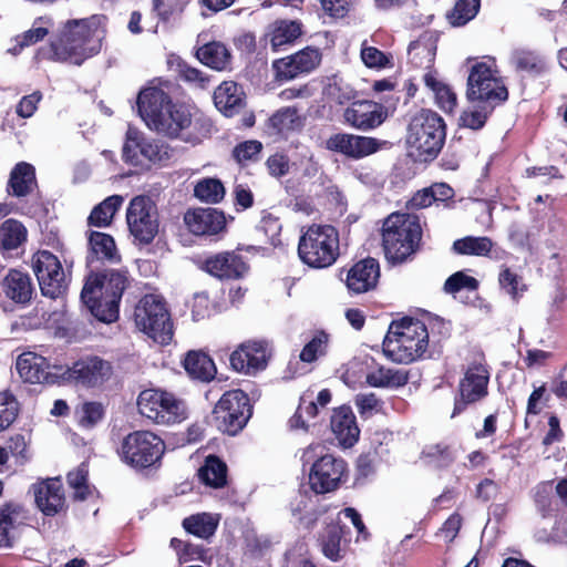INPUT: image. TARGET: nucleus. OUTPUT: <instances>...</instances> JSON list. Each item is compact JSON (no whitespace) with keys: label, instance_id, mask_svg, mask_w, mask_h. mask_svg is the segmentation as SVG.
Instances as JSON below:
<instances>
[{"label":"nucleus","instance_id":"obj_1","mask_svg":"<svg viewBox=\"0 0 567 567\" xmlns=\"http://www.w3.org/2000/svg\"><path fill=\"white\" fill-rule=\"evenodd\" d=\"M93 19L69 20L60 35L38 52L40 59L81 65L100 49V37Z\"/></svg>","mask_w":567,"mask_h":567},{"label":"nucleus","instance_id":"obj_2","mask_svg":"<svg viewBox=\"0 0 567 567\" xmlns=\"http://www.w3.org/2000/svg\"><path fill=\"white\" fill-rule=\"evenodd\" d=\"M427 343L425 324L420 320L404 318L390 324L383 340V352L392 361L408 364L424 354Z\"/></svg>","mask_w":567,"mask_h":567},{"label":"nucleus","instance_id":"obj_3","mask_svg":"<svg viewBox=\"0 0 567 567\" xmlns=\"http://www.w3.org/2000/svg\"><path fill=\"white\" fill-rule=\"evenodd\" d=\"M445 135L443 118L431 110H421L410 121L406 144L417 159H433L442 150Z\"/></svg>","mask_w":567,"mask_h":567},{"label":"nucleus","instance_id":"obj_4","mask_svg":"<svg viewBox=\"0 0 567 567\" xmlns=\"http://www.w3.org/2000/svg\"><path fill=\"white\" fill-rule=\"evenodd\" d=\"M422 230L415 216L408 214H391L383 223L382 245L389 261L402 262L421 240Z\"/></svg>","mask_w":567,"mask_h":567},{"label":"nucleus","instance_id":"obj_5","mask_svg":"<svg viewBox=\"0 0 567 567\" xmlns=\"http://www.w3.org/2000/svg\"><path fill=\"white\" fill-rule=\"evenodd\" d=\"M298 255L308 266L326 268L339 256V235L330 225H312L300 237Z\"/></svg>","mask_w":567,"mask_h":567},{"label":"nucleus","instance_id":"obj_6","mask_svg":"<svg viewBox=\"0 0 567 567\" xmlns=\"http://www.w3.org/2000/svg\"><path fill=\"white\" fill-rule=\"evenodd\" d=\"M137 409L142 416L159 425L182 423L188 416L186 403L161 389L143 390L137 398Z\"/></svg>","mask_w":567,"mask_h":567},{"label":"nucleus","instance_id":"obj_7","mask_svg":"<svg viewBox=\"0 0 567 567\" xmlns=\"http://www.w3.org/2000/svg\"><path fill=\"white\" fill-rule=\"evenodd\" d=\"M134 321L140 331L155 342L167 344L173 338V323L164 299L155 293L145 295L136 305Z\"/></svg>","mask_w":567,"mask_h":567},{"label":"nucleus","instance_id":"obj_8","mask_svg":"<svg viewBox=\"0 0 567 567\" xmlns=\"http://www.w3.org/2000/svg\"><path fill=\"white\" fill-rule=\"evenodd\" d=\"M435 47L432 42L415 41L409 47L410 61L417 68L427 70L423 74V81L434 96L437 106L445 113H451L456 106V94L442 82L436 71L431 68L435 59Z\"/></svg>","mask_w":567,"mask_h":567},{"label":"nucleus","instance_id":"obj_9","mask_svg":"<svg viewBox=\"0 0 567 567\" xmlns=\"http://www.w3.org/2000/svg\"><path fill=\"white\" fill-rule=\"evenodd\" d=\"M466 95L471 101L477 100L489 104H498L507 100L508 92L497 75L494 59L476 61L472 65L467 78Z\"/></svg>","mask_w":567,"mask_h":567},{"label":"nucleus","instance_id":"obj_10","mask_svg":"<svg viewBox=\"0 0 567 567\" xmlns=\"http://www.w3.org/2000/svg\"><path fill=\"white\" fill-rule=\"evenodd\" d=\"M164 441L151 431H135L121 444V460L128 466L143 470L161 461L165 452Z\"/></svg>","mask_w":567,"mask_h":567},{"label":"nucleus","instance_id":"obj_11","mask_svg":"<svg viewBox=\"0 0 567 567\" xmlns=\"http://www.w3.org/2000/svg\"><path fill=\"white\" fill-rule=\"evenodd\" d=\"M489 371L482 355L475 358L464 369L458 382L452 417L463 413L467 406L482 401L488 394Z\"/></svg>","mask_w":567,"mask_h":567},{"label":"nucleus","instance_id":"obj_12","mask_svg":"<svg viewBox=\"0 0 567 567\" xmlns=\"http://www.w3.org/2000/svg\"><path fill=\"white\" fill-rule=\"evenodd\" d=\"M137 111L145 124L159 134L173 136L176 124H168L167 115L174 103L169 95L158 87H146L137 96Z\"/></svg>","mask_w":567,"mask_h":567},{"label":"nucleus","instance_id":"obj_13","mask_svg":"<svg viewBox=\"0 0 567 567\" xmlns=\"http://www.w3.org/2000/svg\"><path fill=\"white\" fill-rule=\"evenodd\" d=\"M251 416L249 398L241 390H233L223 394L213 411L216 427L229 435H236Z\"/></svg>","mask_w":567,"mask_h":567},{"label":"nucleus","instance_id":"obj_14","mask_svg":"<svg viewBox=\"0 0 567 567\" xmlns=\"http://www.w3.org/2000/svg\"><path fill=\"white\" fill-rule=\"evenodd\" d=\"M123 159L130 165L147 168L168 161L169 150L164 143L146 138L138 130L128 127L123 145Z\"/></svg>","mask_w":567,"mask_h":567},{"label":"nucleus","instance_id":"obj_15","mask_svg":"<svg viewBox=\"0 0 567 567\" xmlns=\"http://www.w3.org/2000/svg\"><path fill=\"white\" fill-rule=\"evenodd\" d=\"M32 267L43 296L51 299L64 296L69 281L55 255L48 250L38 251L33 256Z\"/></svg>","mask_w":567,"mask_h":567},{"label":"nucleus","instance_id":"obj_16","mask_svg":"<svg viewBox=\"0 0 567 567\" xmlns=\"http://www.w3.org/2000/svg\"><path fill=\"white\" fill-rule=\"evenodd\" d=\"M126 221L131 235L142 244H150L158 233L156 205L147 196L134 197L126 210Z\"/></svg>","mask_w":567,"mask_h":567},{"label":"nucleus","instance_id":"obj_17","mask_svg":"<svg viewBox=\"0 0 567 567\" xmlns=\"http://www.w3.org/2000/svg\"><path fill=\"white\" fill-rule=\"evenodd\" d=\"M346 473V462L331 454L313 462L309 473V484L316 494H326L338 488Z\"/></svg>","mask_w":567,"mask_h":567},{"label":"nucleus","instance_id":"obj_18","mask_svg":"<svg viewBox=\"0 0 567 567\" xmlns=\"http://www.w3.org/2000/svg\"><path fill=\"white\" fill-rule=\"evenodd\" d=\"M61 375L82 385L96 386L111 378L112 367L99 357H86L75 361L72 367L63 368Z\"/></svg>","mask_w":567,"mask_h":567},{"label":"nucleus","instance_id":"obj_19","mask_svg":"<svg viewBox=\"0 0 567 567\" xmlns=\"http://www.w3.org/2000/svg\"><path fill=\"white\" fill-rule=\"evenodd\" d=\"M321 61L319 50L306 48L295 54L275 60L272 69L278 81H290L313 71Z\"/></svg>","mask_w":567,"mask_h":567},{"label":"nucleus","instance_id":"obj_20","mask_svg":"<svg viewBox=\"0 0 567 567\" xmlns=\"http://www.w3.org/2000/svg\"><path fill=\"white\" fill-rule=\"evenodd\" d=\"M270 352L264 341H248L240 344L230 355L234 370L245 374H255L267 367Z\"/></svg>","mask_w":567,"mask_h":567},{"label":"nucleus","instance_id":"obj_21","mask_svg":"<svg viewBox=\"0 0 567 567\" xmlns=\"http://www.w3.org/2000/svg\"><path fill=\"white\" fill-rule=\"evenodd\" d=\"M96 276H89L81 292V299L92 316L102 322H113L118 317V301L97 293Z\"/></svg>","mask_w":567,"mask_h":567},{"label":"nucleus","instance_id":"obj_22","mask_svg":"<svg viewBox=\"0 0 567 567\" xmlns=\"http://www.w3.org/2000/svg\"><path fill=\"white\" fill-rule=\"evenodd\" d=\"M326 144L330 151L351 158H362L375 153L382 143L373 137L338 133L330 136Z\"/></svg>","mask_w":567,"mask_h":567},{"label":"nucleus","instance_id":"obj_23","mask_svg":"<svg viewBox=\"0 0 567 567\" xmlns=\"http://www.w3.org/2000/svg\"><path fill=\"white\" fill-rule=\"evenodd\" d=\"M56 371L51 372L48 360L34 352H24L17 359V371L19 375L29 383L51 382L53 378L61 375L63 367L53 365Z\"/></svg>","mask_w":567,"mask_h":567},{"label":"nucleus","instance_id":"obj_24","mask_svg":"<svg viewBox=\"0 0 567 567\" xmlns=\"http://www.w3.org/2000/svg\"><path fill=\"white\" fill-rule=\"evenodd\" d=\"M27 518L25 511L19 504L8 503L0 507V548L13 546Z\"/></svg>","mask_w":567,"mask_h":567},{"label":"nucleus","instance_id":"obj_25","mask_svg":"<svg viewBox=\"0 0 567 567\" xmlns=\"http://www.w3.org/2000/svg\"><path fill=\"white\" fill-rule=\"evenodd\" d=\"M205 270L219 279H238L248 271V266L240 255L223 251L206 259Z\"/></svg>","mask_w":567,"mask_h":567},{"label":"nucleus","instance_id":"obj_26","mask_svg":"<svg viewBox=\"0 0 567 567\" xmlns=\"http://www.w3.org/2000/svg\"><path fill=\"white\" fill-rule=\"evenodd\" d=\"M184 220L189 231L198 236L218 234L226 226L224 213L216 208H197L187 212Z\"/></svg>","mask_w":567,"mask_h":567},{"label":"nucleus","instance_id":"obj_27","mask_svg":"<svg viewBox=\"0 0 567 567\" xmlns=\"http://www.w3.org/2000/svg\"><path fill=\"white\" fill-rule=\"evenodd\" d=\"M380 277L379 262L373 258L363 259L347 272L346 284L354 293H363L377 286Z\"/></svg>","mask_w":567,"mask_h":567},{"label":"nucleus","instance_id":"obj_28","mask_svg":"<svg viewBox=\"0 0 567 567\" xmlns=\"http://www.w3.org/2000/svg\"><path fill=\"white\" fill-rule=\"evenodd\" d=\"M34 499L38 508L47 516H53L64 505V494L59 480H48L33 485Z\"/></svg>","mask_w":567,"mask_h":567},{"label":"nucleus","instance_id":"obj_29","mask_svg":"<svg viewBox=\"0 0 567 567\" xmlns=\"http://www.w3.org/2000/svg\"><path fill=\"white\" fill-rule=\"evenodd\" d=\"M214 103L225 116L231 117L246 106V94L236 82L225 81L216 87Z\"/></svg>","mask_w":567,"mask_h":567},{"label":"nucleus","instance_id":"obj_30","mask_svg":"<svg viewBox=\"0 0 567 567\" xmlns=\"http://www.w3.org/2000/svg\"><path fill=\"white\" fill-rule=\"evenodd\" d=\"M346 122L361 131H369L383 122L382 112L368 101L354 102L344 111Z\"/></svg>","mask_w":567,"mask_h":567},{"label":"nucleus","instance_id":"obj_31","mask_svg":"<svg viewBox=\"0 0 567 567\" xmlns=\"http://www.w3.org/2000/svg\"><path fill=\"white\" fill-rule=\"evenodd\" d=\"M331 430L344 447L352 446L359 439L360 430L349 408L342 406L331 416Z\"/></svg>","mask_w":567,"mask_h":567},{"label":"nucleus","instance_id":"obj_32","mask_svg":"<svg viewBox=\"0 0 567 567\" xmlns=\"http://www.w3.org/2000/svg\"><path fill=\"white\" fill-rule=\"evenodd\" d=\"M6 296L21 305L29 303L33 295V285L28 274L10 270L3 280Z\"/></svg>","mask_w":567,"mask_h":567},{"label":"nucleus","instance_id":"obj_33","mask_svg":"<svg viewBox=\"0 0 567 567\" xmlns=\"http://www.w3.org/2000/svg\"><path fill=\"white\" fill-rule=\"evenodd\" d=\"M302 33L301 23L291 20L274 22L267 32L271 49L276 52L284 50L286 45L293 43Z\"/></svg>","mask_w":567,"mask_h":567},{"label":"nucleus","instance_id":"obj_34","mask_svg":"<svg viewBox=\"0 0 567 567\" xmlns=\"http://www.w3.org/2000/svg\"><path fill=\"white\" fill-rule=\"evenodd\" d=\"M196 55L203 64L217 71H225L231 64L229 49L218 41H212L202 45L197 49Z\"/></svg>","mask_w":567,"mask_h":567},{"label":"nucleus","instance_id":"obj_35","mask_svg":"<svg viewBox=\"0 0 567 567\" xmlns=\"http://www.w3.org/2000/svg\"><path fill=\"white\" fill-rule=\"evenodd\" d=\"M37 186L34 167L25 162L18 163L11 171L8 187L9 193L17 197L30 194Z\"/></svg>","mask_w":567,"mask_h":567},{"label":"nucleus","instance_id":"obj_36","mask_svg":"<svg viewBox=\"0 0 567 567\" xmlns=\"http://www.w3.org/2000/svg\"><path fill=\"white\" fill-rule=\"evenodd\" d=\"M183 365L189 377L205 382L210 381L216 373L213 360L202 351H188Z\"/></svg>","mask_w":567,"mask_h":567},{"label":"nucleus","instance_id":"obj_37","mask_svg":"<svg viewBox=\"0 0 567 567\" xmlns=\"http://www.w3.org/2000/svg\"><path fill=\"white\" fill-rule=\"evenodd\" d=\"M409 374L404 369L378 367L365 375V382L373 388H399L406 384Z\"/></svg>","mask_w":567,"mask_h":567},{"label":"nucleus","instance_id":"obj_38","mask_svg":"<svg viewBox=\"0 0 567 567\" xmlns=\"http://www.w3.org/2000/svg\"><path fill=\"white\" fill-rule=\"evenodd\" d=\"M99 280L97 293L121 301L122 295L127 286V275L123 270H109L104 275H94Z\"/></svg>","mask_w":567,"mask_h":567},{"label":"nucleus","instance_id":"obj_39","mask_svg":"<svg viewBox=\"0 0 567 567\" xmlns=\"http://www.w3.org/2000/svg\"><path fill=\"white\" fill-rule=\"evenodd\" d=\"M52 24L53 22L50 17L37 18L31 29L16 37L17 44L8 51L12 54H18L23 48L38 43L49 33V28Z\"/></svg>","mask_w":567,"mask_h":567},{"label":"nucleus","instance_id":"obj_40","mask_svg":"<svg viewBox=\"0 0 567 567\" xmlns=\"http://www.w3.org/2000/svg\"><path fill=\"white\" fill-rule=\"evenodd\" d=\"M509 61L516 71L524 72L533 76L540 74L546 69L544 60L538 54L524 49L514 50L511 54Z\"/></svg>","mask_w":567,"mask_h":567},{"label":"nucleus","instance_id":"obj_41","mask_svg":"<svg viewBox=\"0 0 567 567\" xmlns=\"http://www.w3.org/2000/svg\"><path fill=\"white\" fill-rule=\"evenodd\" d=\"M123 202L124 198L121 195L109 196L93 208L89 216V224L96 227L109 226Z\"/></svg>","mask_w":567,"mask_h":567},{"label":"nucleus","instance_id":"obj_42","mask_svg":"<svg viewBox=\"0 0 567 567\" xmlns=\"http://www.w3.org/2000/svg\"><path fill=\"white\" fill-rule=\"evenodd\" d=\"M89 244L92 254L97 259L107 260L110 262L120 261V255L117 254L115 241L112 236L100 231H92L89 238Z\"/></svg>","mask_w":567,"mask_h":567},{"label":"nucleus","instance_id":"obj_43","mask_svg":"<svg viewBox=\"0 0 567 567\" xmlns=\"http://www.w3.org/2000/svg\"><path fill=\"white\" fill-rule=\"evenodd\" d=\"M199 478L215 488L226 484L227 466L217 456H208L205 464L198 471Z\"/></svg>","mask_w":567,"mask_h":567},{"label":"nucleus","instance_id":"obj_44","mask_svg":"<svg viewBox=\"0 0 567 567\" xmlns=\"http://www.w3.org/2000/svg\"><path fill=\"white\" fill-rule=\"evenodd\" d=\"M217 526L218 518L208 513L192 515L183 520V527L186 532L200 538L213 536Z\"/></svg>","mask_w":567,"mask_h":567},{"label":"nucleus","instance_id":"obj_45","mask_svg":"<svg viewBox=\"0 0 567 567\" xmlns=\"http://www.w3.org/2000/svg\"><path fill=\"white\" fill-rule=\"evenodd\" d=\"M1 246L6 250L18 248L27 238L25 227L16 219L6 220L0 228Z\"/></svg>","mask_w":567,"mask_h":567},{"label":"nucleus","instance_id":"obj_46","mask_svg":"<svg viewBox=\"0 0 567 567\" xmlns=\"http://www.w3.org/2000/svg\"><path fill=\"white\" fill-rule=\"evenodd\" d=\"M342 527L338 524H330L326 527L321 536V548L323 555L333 560H339L341 556L340 542L342 537Z\"/></svg>","mask_w":567,"mask_h":567},{"label":"nucleus","instance_id":"obj_47","mask_svg":"<svg viewBox=\"0 0 567 567\" xmlns=\"http://www.w3.org/2000/svg\"><path fill=\"white\" fill-rule=\"evenodd\" d=\"M492 247L493 243L487 237L467 236L453 244V249L460 255L486 256Z\"/></svg>","mask_w":567,"mask_h":567},{"label":"nucleus","instance_id":"obj_48","mask_svg":"<svg viewBox=\"0 0 567 567\" xmlns=\"http://www.w3.org/2000/svg\"><path fill=\"white\" fill-rule=\"evenodd\" d=\"M194 195L202 202L216 204L225 196V188L217 178H204L194 188Z\"/></svg>","mask_w":567,"mask_h":567},{"label":"nucleus","instance_id":"obj_49","mask_svg":"<svg viewBox=\"0 0 567 567\" xmlns=\"http://www.w3.org/2000/svg\"><path fill=\"white\" fill-rule=\"evenodd\" d=\"M496 104L486 103L485 105L472 106L465 110L461 117V124L471 130H480L484 126L488 115Z\"/></svg>","mask_w":567,"mask_h":567},{"label":"nucleus","instance_id":"obj_50","mask_svg":"<svg viewBox=\"0 0 567 567\" xmlns=\"http://www.w3.org/2000/svg\"><path fill=\"white\" fill-rule=\"evenodd\" d=\"M478 9L480 0H458L447 18L452 25H464L477 14Z\"/></svg>","mask_w":567,"mask_h":567},{"label":"nucleus","instance_id":"obj_51","mask_svg":"<svg viewBox=\"0 0 567 567\" xmlns=\"http://www.w3.org/2000/svg\"><path fill=\"white\" fill-rule=\"evenodd\" d=\"M270 126L278 133L295 130L300 125V117L298 111L295 107H284L277 111L269 118Z\"/></svg>","mask_w":567,"mask_h":567},{"label":"nucleus","instance_id":"obj_52","mask_svg":"<svg viewBox=\"0 0 567 567\" xmlns=\"http://www.w3.org/2000/svg\"><path fill=\"white\" fill-rule=\"evenodd\" d=\"M19 403L9 391L0 392V432L7 430L17 419Z\"/></svg>","mask_w":567,"mask_h":567},{"label":"nucleus","instance_id":"obj_53","mask_svg":"<svg viewBox=\"0 0 567 567\" xmlns=\"http://www.w3.org/2000/svg\"><path fill=\"white\" fill-rule=\"evenodd\" d=\"M501 288L512 297L513 300H517L518 297L526 290V285L523 278L509 268H504L498 277Z\"/></svg>","mask_w":567,"mask_h":567},{"label":"nucleus","instance_id":"obj_54","mask_svg":"<svg viewBox=\"0 0 567 567\" xmlns=\"http://www.w3.org/2000/svg\"><path fill=\"white\" fill-rule=\"evenodd\" d=\"M329 337L326 332L319 331L315 337L303 347L300 352V360L303 362H313L319 355L326 353Z\"/></svg>","mask_w":567,"mask_h":567},{"label":"nucleus","instance_id":"obj_55","mask_svg":"<svg viewBox=\"0 0 567 567\" xmlns=\"http://www.w3.org/2000/svg\"><path fill=\"white\" fill-rule=\"evenodd\" d=\"M478 287V281L463 271H457L450 276L444 284V291L450 295H455L461 290L474 291Z\"/></svg>","mask_w":567,"mask_h":567},{"label":"nucleus","instance_id":"obj_56","mask_svg":"<svg viewBox=\"0 0 567 567\" xmlns=\"http://www.w3.org/2000/svg\"><path fill=\"white\" fill-rule=\"evenodd\" d=\"M79 424L84 429L94 426L103 416V406L96 402H86L76 411Z\"/></svg>","mask_w":567,"mask_h":567},{"label":"nucleus","instance_id":"obj_57","mask_svg":"<svg viewBox=\"0 0 567 567\" xmlns=\"http://www.w3.org/2000/svg\"><path fill=\"white\" fill-rule=\"evenodd\" d=\"M87 470L84 464L68 474V483L74 489L75 498L83 501L89 494Z\"/></svg>","mask_w":567,"mask_h":567},{"label":"nucleus","instance_id":"obj_58","mask_svg":"<svg viewBox=\"0 0 567 567\" xmlns=\"http://www.w3.org/2000/svg\"><path fill=\"white\" fill-rule=\"evenodd\" d=\"M361 59L368 68L383 69L392 66L391 56L374 47H364L361 50Z\"/></svg>","mask_w":567,"mask_h":567},{"label":"nucleus","instance_id":"obj_59","mask_svg":"<svg viewBox=\"0 0 567 567\" xmlns=\"http://www.w3.org/2000/svg\"><path fill=\"white\" fill-rule=\"evenodd\" d=\"M167 122L168 124H176L177 127L173 131L172 137H177L181 135V133L189 127L192 123V116L190 113L187 111L186 107L183 105L175 104L172 113L167 115Z\"/></svg>","mask_w":567,"mask_h":567},{"label":"nucleus","instance_id":"obj_60","mask_svg":"<svg viewBox=\"0 0 567 567\" xmlns=\"http://www.w3.org/2000/svg\"><path fill=\"white\" fill-rule=\"evenodd\" d=\"M188 0H154V10L163 19L167 20L171 16L184 10Z\"/></svg>","mask_w":567,"mask_h":567},{"label":"nucleus","instance_id":"obj_61","mask_svg":"<svg viewBox=\"0 0 567 567\" xmlns=\"http://www.w3.org/2000/svg\"><path fill=\"white\" fill-rule=\"evenodd\" d=\"M42 99V94L39 91L25 95L21 99L17 105V114L22 118L31 117L38 109V104Z\"/></svg>","mask_w":567,"mask_h":567},{"label":"nucleus","instance_id":"obj_62","mask_svg":"<svg viewBox=\"0 0 567 567\" xmlns=\"http://www.w3.org/2000/svg\"><path fill=\"white\" fill-rule=\"evenodd\" d=\"M210 302L206 292H197L193 297L192 302V318L194 321H199L209 316Z\"/></svg>","mask_w":567,"mask_h":567},{"label":"nucleus","instance_id":"obj_63","mask_svg":"<svg viewBox=\"0 0 567 567\" xmlns=\"http://www.w3.org/2000/svg\"><path fill=\"white\" fill-rule=\"evenodd\" d=\"M262 145L258 141H246L237 145L234 150V155L237 161H248L255 158L261 152Z\"/></svg>","mask_w":567,"mask_h":567},{"label":"nucleus","instance_id":"obj_64","mask_svg":"<svg viewBox=\"0 0 567 567\" xmlns=\"http://www.w3.org/2000/svg\"><path fill=\"white\" fill-rule=\"evenodd\" d=\"M177 72L181 79L187 82L197 83L199 86L204 87L206 83V78L203 72L196 68L188 65L186 62L181 61L177 63Z\"/></svg>","mask_w":567,"mask_h":567}]
</instances>
